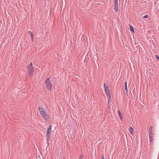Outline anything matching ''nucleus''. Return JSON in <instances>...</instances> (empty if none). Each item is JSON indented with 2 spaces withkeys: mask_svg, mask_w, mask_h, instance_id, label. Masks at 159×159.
<instances>
[{
  "mask_svg": "<svg viewBox=\"0 0 159 159\" xmlns=\"http://www.w3.org/2000/svg\"><path fill=\"white\" fill-rule=\"evenodd\" d=\"M148 16L146 15H145V16H144L143 17L144 18H148Z\"/></svg>",
  "mask_w": 159,
  "mask_h": 159,
  "instance_id": "16",
  "label": "nucleus"
},
{
  "mask_svg": "<svg viewBox=\"0 0 159 159\" xmlns=\"http://www.w3.org/2000/svg\"><path fill=\"white\" fill-rule=\"evenodd\" d=\"M104 85V88H105V87H107V86H106V84H105V83H104V85Z\"/></svg>",
  "mask_w": 159,
  "mask_h": 159,
  "instance_id": "22",
  "label": "nucleus"
},
{
  "mask_svg": "<svg viewBox=\"0 0 159 159\" xmlns=\"http://www.w3.org/2000/svg\"><path fill=\"white\" fill-rule=\"evenodd\" d=\"M114 3V5H115V7H114V9L116 12H117L118 11V0H115Z\"/></svg>",
  "mask_w": 159,
  "mask_h": 159,
  "instance_id": "5",
  "label": "nucleus"
},
{
  "mask_svg": "<svg viewBox=\"0 0 159 159\" xmlns=\"http://www.w3.org/2000/svg\"><path fill=\"white\" fill-rule=\"evenodd\" d=\"M149 134H152V130H149Z\"/></svg>",
  "mask_w": 159,
  "mask_h": 159,
  "instance_id": "13",
  "label": "nucleus"
},
{
  "mask_svg": "<svg viewBox=\"0 0 159 159\" xmlns=\"http://www.w3.org/2000/svg\"><path fill=\"white\" fill-rule=\"evenodd\" d=\"M39 110L42 117L44 118H46L47 117V113L44 109L42 107L41 108L39 107Z\"/></svg>",
  "mask_w": 159,
  "mask_h": 159,
  "instance_id": "2",
  "label": "nucleus"
},
{
  "mask_svg": "<svg viewBox=\"0 0 159 159\" xmlns=\"http://www.w3.org/2000/svg\"><path fill=\"white\" fill-rule=\"evenodd\" d=\"M127 82H125V89L126 91V93H127L128 92V89H127Z\"/></svg>",
  "mask_w": 159,
  "mask_h": 159,
  "instance_id": "10",
  "label": "nucleus"
},
{
  "mask_svg": "<svg viewBox=\"0 0 159 159\" xmlns=\"http://www.w3.org/2000/svg\"><path fill=\"white\" fill-rule=\"evenodd\" d=\"M45 83L47 89L48 90H50L51 89L52 87V85L49 78L47 79L46 80Z\"/></svg>",
  "mask_w": 159,
  "mask_h": 159,
  "instance_id": "3",
  "label": "nucleus"
},
{
  "mask_svg": "<svg viewBox=\"0 0 159 159\" xmlns=\"http://www.w3.org/2000/svg\"><path fill=\"white\" fill-rule=\"evenodd\" d=\"M104 89L105 92L109 91V89L107 86V87H105Z\"/></svg>",
  "mask_w": 159,
  "mask_h": 159,
  "instance_id": "12",
  "label": "nucleus"
},
{
  "mask_svg": "<svg viewBox=\"0 0 159 159\" xmlns=\"http://www.w3.org/2000/svg\"><path fill=\"white\" fill-rule=\"evenodd\" d=\"M129 28H130V30L132 31V32H134V30L133 28V27L132 26V25H130V26H129Z\"/></svg>",
  "mask_w": 159,
  "mask_h": 159,
  "instance_id": "9",
  "label": "nucleus"
},
{
  "mask_svg": "<svg viewBox=\"0 0 159 159\" xmlns=\"http://www.w3.org/2000/svg\"><path fill=\"white\" fill-rule=\"evenodd\" d=\"M107 95L108 96V102H109V100H110L111 98V96L109 93V91L106 92ZM111 101V100H110Z\"/></svg>",
  "mask_w": 159,
  "mask_h": 159,
  "instance_id": "6",
  "label": "nucleus"
},
{
  "mask_svg": "<svg viewBox=\"0 0 159 159\" xmlns=\"http://www.w3.org/2000/svg\"><path fill=\"white\" fill-rule=\"evenodd\" d=\"M83 155H80V156L79 159H82V158H83Z\"/></svg>",
  "mask_w": 159,
  "mask_h": 159,
  "instance_id": "15",
  "label": "nucleus"
},
{
  "mask_svg": "<svg viewBox=\"0 0 159 159\" xmlns=\"http://www.w3.org/2000/svg\"><path fill=\"white\" fill-rule=\"evenodd\" d=\"M30 36H31V38L32 39H33L34 38H33V34H31Z\"/></svg>",
  "mask_w": 159,
  "mask_h": 159,
  "instance_id": "18",
  "label": "nucleus"
},
{
  "mask_svg": "<svg viewBox=\"0 0 159 159\" xmlns=\"http://www.w3.org/2000/svg\"><path fill=\"white\" fill-rule=\"evenodd\" d=\"M102 159H105L103 155H102Z\"/></svg>",
  "mask_w": 159,
  "mask_h": 159,
  "instance_id": "21",
  "label": "nucleus"
},
{
  "mask_svg": "<svg viewBox=\"0 0 159 159\" xmlns=\"http://www.w3.org/2000/svg\"><path fill=\"white\" fill-rule=\"evenodd\" d=\"M152 135L153 134H149V137L150 142H152L153 141Z\"/></svg>",
  "mask_w": 159,
  "mask_h": 159,
  "instance_id": "7",
  "label": "nucleus"
},
{
  "mask_svg": "<svg viewBox=\"0 0 159 159\" xmlns=\"http://www.w3.org/2000/svg\"><path fill=\"white\" fill-rule=\"evenodd\" d=\"M135 41H135V40H134V41H133V43L134 44V43L135 45H136V42H137L136 40H135Z\"/></svg>",
  "mask_w": 159,
  "mask_h": 159,
  "instance_id": "19",
  "label": "nucleus"
},
{
  "mask_svg": "<svg viewBox=\"0 0 159 159\" xmlns=\"http://www.w3.org/2000/svg\"><path fill=\"white\" fill-rule=\"evenodd\" d=\"M152 126H151L149 127V130H152Z\"/></svg>",
  "mask_w": 159,
  "mask_h": 159,
  "instance_id": "17",
  "label": "nucleus"
},
{
  "mask_svg": "<svg viewBox=\"0 0 159 159\" xmlns=\"http://www.w3.org/2000/svg\"><path fill=\"white\" fill-rule=\"evenodd\" d=\"M118 114H119V116H120V118L121 119L122 118V115H121V113L120 112V111L119 110H118Z\"/></svg>",
  "mask_w": 159,
  "mask_h": 159,
  "instance_id": "11",
  "label": "nucleus"
},
{
  "mask_svg": "<svg viewBox=\"0 0 159 159\" xmlns=\"http://www.w3.org/2000/svg\"><path fill=\"white\" fill-rule=\"evenodd\" d=\"M52 125H49L48 128V129L47 131V139H46L47 141L49 140V139L50 138V133L52 131Z\"/></svg>",
  "mask_w": 159,
  "mask_h": 159,
  "instance_id": "4",
  "label": "nucleus"
},
{
  "mask_svg": "<svg viewBox=\"0 0 159 159\" xmlns=\"http://www.w3.org/2000/svg\"><path fill=\"white\" fill-rule=\"evenodd\" d=\"M27 68L30 75H32L33 74V72L34 71V67L32 63H31L28 66Z\"/></svg>",
  "mask_w": 159,
  "mask_h": 159,
  "instance_id": "1",
  "label": "nucleus"
},
{
  "mask_svg": "<svg viewBox=\"0 0 159 159\" xmlns=\"http://www.w3.org/2000/svg\"><path fill=\"white\" fill-rule=\"evenodd\" d=\"M156 57L157 59V60H159V56H158V55H156Z\"/></svg>",
  "mask_w": 159,
  "mask_h": 159,
  "instance_id": "14",
  "label": "nucleus"
},
{
  "mask_svg": "<svg viewBox=\"0 0 159 159\" xmlns=\"http://www.w3.org/2000/svg\"><path fill=\"white\" fill-rule=\"evenodd\" d=\"M29 34L31 35V34H33V33H32L31 32V31H29Z\"/></svg>",
  "mask_w": 159,
  "mask_h": 159,
  "instance_id": "20",
  "label": "nucleus"
},
{
  "mask_svg": "<svg viewBox=\"0 0 159 159\" xmlns=\"http://www.w3.org/2000/svg\"><path fill=\"white\" fill-rule=\"evenodd\" d=\"M129 131L131 134H133L134 132V129L131 127H130L129 128Z\"/></svg>",
  "mask_w": 159,
  "mask_h": 159,
  "instance_id": "8",
  "label": "nucleus"
}]
</instances>
